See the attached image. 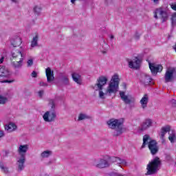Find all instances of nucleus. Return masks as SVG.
Wrapping results in <instances>:
<instances>
[{"mask_svg":"<svg viewBox=\"0 0 176 176\" xmlns=\"http://www.w3.org/2000/svg\"><path fill=\"white\" fill-rule=\"evenodd\" d=\"M146 145H148V148L151 155H155L159 152V146L157 145V142L151 139L149 135H144L143 143L142 144L141 148L144 149Z\"/></svg>","mask_w":176,"mask_h":176,"instance_id":"obj_1","label":"nucleus"},{"mask_svg":"<svg viewBox=\"0 0 176 176\" xmlns=\"http://www.w3.org/2000/svg\"><path fill=\"white\" fill-rule=\"evenodd\" d=\"M161 166L162 160H160L159 157H155L147 164L146 175H153V174H156L159 171Z\"/></svg>","mask_w":176,"mask_h":176,"instance_id":"obj_2","label":"nucleus"},{"mask_svg":"<svg viewBox=\"0 0 176 176\" xmlns=\"http://www.w3.org/2000/svg\"><path fill=\"white\" fill-rule=\"evenodd\" d=\"M107 123L109 129L117 131L116 134L113 135V137H118L123 134V122L120 120L111 118Z\"/></svg>","mask_w":176,"mask_h":176,"instance_id":"obj_3","label":"nucleus"},{"mask_svg":"<svg viewBox=\"0 0 176 176\" xmlns=\"http://www.w3.org/2000/svg\"><path fill=\"white\" fill-rule=\"evenodd\" d=\"M11 56L10 60L14 68H21V67H23L24 59L23 58V53L20 50H13Z\"/></svg>","mask_w":176,"mask_h":176,"instance_id":"obj_4","label":"nucleus"},{"mask_svg":"<svg viewBox=\"0 0 176 176\" xmlns=\"http://www.w3.org/2000/svg\"><path fill=\"white\" fill-rule=\"evenodd\" d=\"M120 80L119 79V76L118 74L113 76L107 88V93H109L110 94H112V93H116L119 89Z\"/></svg>","mask_w":176,"mask_h":176,"instance_id":"obj_5","label":"nucleus"},{"mask_svg":"<svg viewBox=\"0 0 176 176\" xmlns=\"http://www.w3.org/2000/svg\"><path fill=\"white\" fill-rule=\"evenodd\" d=\"M154 17L156 19H160L162 23H166L168 20V13L162 8H158L154 11Z\"/></svg>","mask_w":176,"mask_h":176,"instance_id":"obj_6","label":"nucleus"},{"mask_svg":"<svg viewBox=\"0 0 176 176\" xmlns=\"http://www.w3.org/2000/svg\"><path fill=\"white\" fill-rule=\"evenodd\" d=\"M97 83L96 86H97L99 90V97L100 98H105V94L102 91V87L107 85V82H108V78L105 76H100L99 79L97 80Z\"/></svg>","mask_w":176,"mask_h":176,"instance_id":"obj_7","label":"nucleus"},{"mask_svg":"<svg viewBox=\"0 0 176 176\" xmlns=\"http://www.w3.org/2000/svg\"><path fill=\"white\" fill-rule=\"evenodd\" d=\"M120 97L126 105H130V104H134L135 102V98L131 95H126V93L123 91H120Z\"/></svg>","mask_w":176,"mask_h":176,"instance_id":"obj_8","label":"nucleus"},{"mask_svg":"<svg viewBox=\"0 0 176 176\" xmlns=\"http://www.w3.org/2000/svg\"><path fill=\"white\" fill-rule=\"evenodd\" d=\"M175 68H167L164 74L165 83H168V82H173V80H174V79L175 78V77L174 76V75H175Z\"/></svg>","mask_w":176,"mask_h":176,"instance_id":"obj_9","label":"nucleus"},{"mask_svg":"<svg viewBox=\"0 0 176 176\" xmlns=\"http://www.w3.org/2000/svg\"><path fill=\"white\" fill-rule=\"evenodd\" d=\"M148 67L153 75H157V72L163 71V66L162 65H155V63L149 62Z\"/></svg>","mask_w":176,"mask_h":176,"instance_id":"obj_10","label":"nucleus"},{"mask_svg":"<svg viewBox=\"0 0 176 176\" xmlns=\"http://www.w3.org/2000/svg\"><path fill=\"white\" fill-rule=\"evenodd\" d=\"M56 118H57V115L55 111H46L43 116L45 122H54Z\"/></svg>","mask_w":176,"mask_h":176,"instance_id":"obj_11","label":"nucleus"},{"mask_svg":"<svg viewBox=\"0 0 176 176\" xmlns=\"http://www.w3.org/2000/svg\"><path fill=\"white\" fill-rule=\"evenodd\" d=\"M141 65V60L138 58V57H135L133 60H131L129 62V68H132L133 69H138Z\"/></svg>","mask_w":176,"mask_h":176,"instance_id":"obj_12","label":"nucleus"},{"mask_svg":"<svg viewBox=\"0 0 176 176\" xmlns=\"http://www.w3.org/2000/svg\"><path fill=\"white\" fill-rule=\"evenodd\" d=\"M152 126V120L151 119H146L144 121L142 122V124L140 125V127L139 128L140 131H144L149 127Z\"/></svg>","mask_w":176,"mask_h":176,"instance_id":"obj_13","label":"nucleus"},{"mask_svg":"<svg viewBox=\"0 0 176 176\" xmlns=\"http://www.w3.org/2000/svg\"><path fill=\"white\" fill-rule=\"evenodd\" d=\"M25 163V155H21V157L19 158V160L16 162V164L18 166V170L23 171L24 170Z\"/></svg>","mask_w":176,"mask_h":176,"instance_id":"obj_14","label":"nucleus"},{"mask_svg":"<svg viewBox=\"0 0 176 176\" xmlns=\"http://www.w3.org/2000/svg\"><path fill=\"white\" fill-rule=\"evenodd\" d=\"M170 130H171V126H170V125H166L165 126H163L161 129L160 138L161 140H164V137L166 134H167V133H170Z\"/></svg>","mask_w":176,"mask_h":176,"instance_id":"obj_15","label":"nucleus"},{"mask_svg":"<svg viewBox=\"0 0 176 176\" xmlns=\"http://www.w3.org/2000/svg\"><path fill=\"white\" fill-rule=\"evenodd\" d=\"M140 79V82L146 86L152 82V78L146 74H142Z\"/></svg>","mask_w":176,"mask_h":176,"instance_id":"obj_16","label":"nucleus"},{"mask_svg":"<svg viewBox=\"0 0 176 176\" xmlns=\"http://www.w3.org/2000/svg\"><path fill=\"white\" fill-rule=\"evenodd\" d=\"M10 76V72L6 68V67L3 66L0 67V78H9Z\"/></svg>","mask_w":176,"mask_h":176,"instance_id":"obj_17","label":"nucleus"},{"mask_svg":"<svg viewBox=\"0 0 176 176\" xmlns=\"http://www.w3.org/2000/svg\"><path fill=\"white\" fill-rule=\"evenodd\" d=\"M45 74L48 82H53L54 80V74H53V72L52 71V69H50V67H47L45 69Z\"/></svg>","mask_w":176,"mask_h":176,"instance_id":"obj_18","label":"nucleus"},{"mask_svg":"<svg viewBox=\"0 0 176 176\" xmlns=\"http://www.w3.org/2000/svg\"><path fill=\"white\" fill-rule=\"evenodd\" d=\"M148 100H149V98H148V95L144 94V97H142V99L140 100V104L143 109H145V108H147Z\"/></svg>","mask_w":176,"mask_h":176,"instance_id":"obj_19","label":"nucleus"},{"mask_svg":"<svg viewBox=\"0 0 176 176\" xmlns=\"http://www.w3.org/2000/svg\"><path fill=\"white\" fill-rule=\"evenodd\" d=\"M96 167H98V168H105L106 167H109V163L105 160H100L96 165Z\"/></svg>","mask_w":176,"mask_h":176,"instance_id":"obj_20","label":"nucleus"},{"mask_svg":"<svg viewBox=\"0 0 176 176\" xmlns=\"http://www.w3.org/2000/svg\"><path fill=\"white\" fill-rule=\"evenodd\" d=\"M27 151H28V145L25 144V145H20L19 148L18 149V153L21 155H25L27 153Z\"/></svg>","mask_w":176,"mask_h":176,"instance_id":"obj_21","label":"nucleus"},{"mask_svg":"<svg viewBox=\"0 0 176 176\" xmlns=\"http://www.w3.org/2000/svg\"><path fill=\"white\" fill-rule=\"evenodd\" d=\"M111 160L113 163H117V164H123L124 166H126V164H127V162L125 160H122L118 157H113L111 158Z\"/></svg>","mask_w":176,"mask_h":176,"instance_id":"obj_22","label":"nucleus"},{"mask_svg":"<svg viewBox=\"0 0 176 176\" xmlns=\"http://www.w3.org/2000/svg\"><path fill=\"white\" fill-rule=\"evenodd\" d=\"M72 78L74 82H76L77 85H82V80L80 79V76L78 73H73L72 74Z\"/></svg>","mask_w":176,"mask_h":176,"instance_id":"obj_23","label":"nucleus"},{"mask_svg":"<svg viewBox=\"0 0 176 176\" xmlns=\"http://www.w3.org/2000/svg\"><path fill=\"white\" fill-rule=\"evenodd\" d=\"M22 41H21V38L20 37H16L15 38L11 40V45L14 47H17L21 45Z\"/></svg>","mask_w":176,"mask_h":176,"instance_id":"obj_24","label":"nucleus"},{"mask_svg":"<svg viewBox=\"0 0 176 176\" xmlns=\"http://www.w3.org/2000/svg\"><path fill=\"white\" fill-rule=\"evenodd\" d=\"M5 129L7 131L10 133L12 131H14V130L17 129V126H16L14 123L10 122L5 126Z\"/></svg>","mask_w":176,"mask_h":176,"instance_id":"obj_25","label":"nucleus"},{"mask_svg":"<svg viewBox=\"0 0 176 176\" xmlns=\"http://www.w3.org/2000/svg\"><path fill=\"white\" fill-rule=\"evenodd\" d=\"M38 35H36L33 37V40L32 41L31 46L32 47H35V46H38Z\"/></svg>","mask_w":176,"mask_h":176,"instance_id":"obj_26","label":"nucleus"},{"mask_svg":"<svg viewBox=\"0 0 176 176\" xmlns=\"http://www.w3.org/2000/svg\"><path fill=\"white\" fill-rule=\"evenodd\" d=\"M49 105L50 107H51V109L52 111H54L55 108H56V103L54 102V100L52 99H50L49 100Z\"/></svg>","mask_w":176,"mask_h":176,"instance_id":"obj_27","label":"nucleus"},{"mask_svg":"<svg viewBox=\"0 0 176 176\" xmlns=\"http://www.w3.org/2000/svg\"><path fill=\"white\" fill-rule=\"evenodd\" d=\"M52 155V151H45L41 153V157H49Z\"/></svg>","mask_w":176,"mask_h":176,"instance_id":"obj_28","label":"nucleus"},{"mask_svg":"<svg viewBox=\"0 0 176 176\" xmlns=\"http://www.w3.org/2000/svg\"><path fill=\"white\" fill-rule=\"evenodd\" d=\"M170 20H171L172 25H175V24H176V12H174L171 15Z\"/></svg>","mask_w":176,"mask_h":176,"instance_id":"obj_29","label":"nucleus"},{"mask_svg":"<svg viewBox=\"0 0 176 176\" xmlns=\"http://www.w3.org/2000/svg\"><path fill=\"white\" fill-rule=\"evenodd\" d=\"M0 168H1L3 173H8L9 169L5 167V165L2 162H0Z\"/></svg>","mask_w":176,"mask_h":176,"instance_id":"obj_30","label":"nucleus"},{"mask_svg":"<svg viewBox=\"0 0 176 176\" xmlns=\"http://www.w3.org/2000/svg\"><path fill=\"white\" fill-rule=\"evenodd\" d=\"M168 140L169 141L173 143L176 140V136H175V133H172L168 136Z\"/></svg>","mask_w":176,"mask_h":176,"instance_id":"obj_31","label":"nucleus"},{"mask_svg":"<svg viewBox=\"0 0 176 176\" xmlns=\"http://www.w3.org/2000/svg\"><path fill=\"white\" fill-rule=\"evenodd\" d=\"M62 82L64 85H68L69 83V79L67 76H64L62 78Z\"/></svg>","mask_w":176,"mask_h":176,"instance_id":"obj_32","label":"nucleus"},{"mask_svg":"<svg viewBox=\"0 0 176 176\" xmlns=\"http://www.w3.org/2000/svg\"><path fill=\"white\" fill-rule=\"evenodd\" d=\"M41 11H42V8L41 7L35 6L34 8V12L36 14H39V13H41Z\"/></svg>","mask_w":176,"mask_h":176,"instance_id":"obj_33","label":"nucleus"},{"mask_svg":"<svg viewBox=\"0 0 176 176\" xmlns=\"http://www.w3.org/2000/svg\"><path fill=\"white\" fill-rule=\"evenodd\" d=\"M8 98L0 95V104H6Z\"/></svg>","mask_w":176,"mask_h":176,"instance_id":"obj_34","label":"nucleus"},{"mask_svg":"<svg viewBox=\"0 0 176 176\" xmlns=\"http://www.w3.org/2000/svg\"><path fill=\"white\" fill-rule=\"evenodd\" d=\"M86 119V116L85 114L80 113L78 116V120H83Z\"/></svg>","mask_w":176,"mask_h":176,"instance_id":"obj_35","label":"nucleus"},{"mask_svg":"<svg viewBox=\"0 0 176 176\" xmlns=\"http://www.w3.org/2000/svg\"><path fill=\"white\" fill-rule=\"evenodd\" d=\"M27 63H28V67H31V65L34 64V60L32 59H30L28 60Z\"/></svg>","mask_w":176,"mask_h":176,"instance_id":"obj_36","label":"nucleus"},{"mask_svg":"<svg viewBox=\"0 0 176 176\" xmlns=\"http://www.w3.org/2000/svg\"><path fill=\"white\" fill-rule=\"evenodd\" d=\"M13 82H14V80H4L3 81H1V83H13Z\"/></svg>","mask_w":176,"mask_h":176,"instance_id":"obj_37","label":"nucleus"},{"mask_svg":"<svg viewBox=\"0 0 176 176\" xmlns=\"http://www.w3.org/2000/svg\"><path fill=\"white\" fill-rule=\"evenodd\" d=\"M170 104L172 105V107H175V105H176V100L172 99L170 101Z\"/></svg>","mask_w":176,"mask_h":176,"instance_id":"obj_38","label":"nucleus"},{"mask_svg":"<svg viewBox=\"0 0 176 176\" xmlns=\"http://www.w3.org/2000/svg\"><path fill=\"white\" fill-rule=\"evenodd\" d=\"M31 76H32V78H37L38 77V74L36 73V72L33 71L32 72Z\"/></svg>","mask_w":176,"mask_h":176,"instance_id":"obj_39","label":"nucleus"},{"mask_svg":"<svg viewBox=\"0 0 176 176\" xmlns=\"http://www.w3.org/2000/svg\"><path fill=\"white\" fill-rule=\"evenodd\" d=\"M170 8H171V9H173V10H175L176 11V3H172L170 5Z\"/></svg>","mask_w":176,"mask_h":176,"instance_id":"obj_40","label":"nucleus"},{"mask_svg":"<svg viewBox=\"0 0 176 176\" xmlns=\"http://www.w3.org/2000/svg\"><path fill=\"white\" fill-rule=\"evenodd\" d=\"M38 96H39V97L42 98V96H43V90L38 91Z\"/></svg>","mask_w":176,"mask_h":176,"instance_id":"obj_41","label":"nucleus"},{"mask_svg":"<svg viewBox=\"0 0 176 176\" xmlns=\"http://www.w3.org/2000/svg\"><path fill=\"white\" fill-rule=\"evenodd\" d=\"M135 38H136V39H140V34L135 33Z\"/></svg>","mask_w":176,"mask_h":176,"instance_id":"obj_42","label":"nucleus"},{"mask_svg":"<svg viewBox=\"0 0 176 176\" xmlns=\"http://www.w3.org/2000/svg\"><path fill=\"white\" fill-rule=\"evenodd\" d=\"M40 86H47V84H46L45 82H40Z\"/></svg>","mask_w":176,"mask_h":176,"instance_id":"obj_43","label":"nucleus"},{"mask_svg":"<svg viewBox=\"0 0 176 176\" xmlns=\"http://www.w3.org/2000/svg\"><path fill=\"white\" fill-rule=\"evenodd\" d=\"M5 60V57L2 56L1 58H0V64H2V63H3V60Z\"/></svg>","mask_w":176,"mask_h":176,"instance_id":"obj_44","label":"nucleus"},{"mask_svg":"<svg viewBox=\"0 0 176 176\" xmlns=\"http://www.w3.org/2000/svg\"><path fill=\"white\" fill-rule=\"evenodd\" d=\"M4 134H3V131H0V138H1V137H3Z\"/></svg>","mask_w":176,"mask_h":176,"instance_id":"obj_45","label":"nucleus"},{"mask_svg":"<svg viewBox=\"0 0 176 176\" xmlns=\"http://www.w3.org/2000/svg\"><path fill=\"white\" fill-rule=\"evenodd\" d=\"M75 1L76 0H71L72 3H75Z\"/></svg>","mask_w":176,"mask_h":176,"instance_id":"obj_46","label":"nucleus"},{"mask_svg":"<svg viewBox=\"0 0 176 176\" xmlns=\"http://www.w3.org/2000/svg\"><path fill=\"white\" fill-rule=\"evenodd\" d=\"M8 155H9V152L6 151V156H8Z\"/></svg>","mask_w":176,"mask_h":176,"instance_id":"obj_47","label":"nucleus"},{"mask_svg":"<svg viewBox=\"0 0 176 176\" xmlns=\"http://www.w3.org/2000/svg\"><path fill=\"white\" fill-rule=\"evenodd\" d=\"M113 38H114L113 35H111V36H110V38H111V39H113Z\"/></svg>","mask_w":176,"mask_h":176,"instance_id":"obj_48","label":"nucleus"},{"mask_svg":"<svg viewBox=\"0 0 176 176\" xmlns=\"http://www.w3.org/2000/svg\"><path fill=\"white\" fill-rule=\"evenodd\" d=\"M11 1L12 2H14V3L17 2V0H11Z\"/></svg>","mask_w":176,"mask_h":176,"instance_id":"obj_49","label":"nucleus"},{"mask_svg":"<svg viewBox=\"0 0 176 176\" xmlns=\"http://www.w3.org/2000/svg\"><path fill=\"white\" fill-rule=\"evenodd\" d=\"M153 2H157V1H159V0H153Z\"/></svg>","mask_w":176,"mask_h":176,"instance_id":"obj_50","label":"nucleus"},{"mask_svg":"<svg viewBox=\"0 0 176 176\" xmlns=\"http://www.w3.org/2000/svg\"><path fill=\"white\" fill-rule=\"evenodd\" d=\"M118 176H123V175H120V174H119V175H118Z\"/></svg>","mask_w":176,"mask_h":176,"instance_id":"obj_51","label":"nucleus"}]
</instances>
